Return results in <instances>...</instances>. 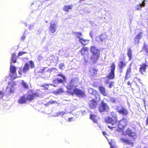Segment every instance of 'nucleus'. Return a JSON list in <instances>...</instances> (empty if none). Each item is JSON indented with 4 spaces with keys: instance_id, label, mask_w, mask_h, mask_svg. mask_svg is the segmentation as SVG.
Segmentation results:
<instances>
[{
    "instance_id": "f257e3e1",
    "label": "nucleus",
    "mask_w": 148,
    "mask_h": 148,
    "mask_svg": "<svg viewBox=\"0 0 148 148\" xmlns=\"http://www.w3.org/2000/svg\"><path fill=\"white\" fill-rule=\"evenodd\" d=\"M90 51L92 55L90 58L92 62L95 63L97 61L100 57V51L96 47L91 46L90 47Z\"/></svg>"
},
{
    "instance_id": "f03ea898",
    "label": "nucleus",
    "mask_w": 148,
    "mask_h": 148,
    "mask_svg": "<svg viewBox=\"0 0 148 148\" xmlns=\"http://www.w3.org/2000/svg\"><path fill=\"white\" fill-rule=\"evenodd\" d=\"M88 50L89 48L88 47H83L79 51L83 57V59L86 63L88 62L90 56Z\"/></svg>"
},
{
    "instance_id": "7ed1b4c3",
    "label": "nucleus",
    "mask_w": 148,
    "mask_h": 148,
    "mask_svg": "<svg viewBox=\"0 0 148 148\" xmlns=\"http://www.w3.org/2000/svg\"><path fill=\"white\" fill-rule=\"evenodd\" d=\"M88 91L89 94L92 95L94 97L95 99H94L95 100L98 101H100L101 99L100 95L97 90L90 88L88 89Z\"/></svg>"
},
{
    "instance_id": "20e7f679",
    "label": "nucleus",
    "mask_w": 148,
    "mask_h": 148,
    "mask_svg": "<svg viewBox=\"0 0 148 148\" xmlns=\"http://www.w3.org/2000/svg\"><path fill=\"white\" fill-rule=\"evenodd\" d=\"M116 66L115 64L112 63L110 66V72L106 76V77L108 79H113L115 77V71Z\"/></svg>"
},
{
    "instance_id": "39448f33",
    "label": "nucleus",
    "mask_w": 148,
    "mask_h": 148,
    "mask_svg": "<svg viewBox=\"0 0 148 148\" xmlns=\"http://www.w3.org/2000/svg\"><path fill=\"white\" fill-rule=\"evenodd\" d=\"M79 83V79L77 78L72 79L67 85L66 87L69 90H71L73 88L77 86L78 84Z\"/></svg>"
},
{
    "instance_id": "423d86ee",
    "label": "nucleus",
    "mask_w": 148,
    "mask_h": 148,
    "mask_svg": "<svg viewBox=\"0 0 148 148\" xmlns=\"http://www.w3.org/2000/svg\"><path fill=\"white\" fill-rule=\"evenodd\" d=\"M109 110V107L108 104L104 102L103 100L101 101L98 106L99 111L100 112H108Z\"/></svg>"
},
{
    "instance_id": "0eeeda50",
    "label": "nucleus",
    "mask_w": 148,
    "mask_h": 148,
    "mask_svg": "<svg viewBox=\"0 0 148 148\" xmlns=\"http://www.w3.org/2000/svg\"><path fill=\"white\" fill-rule=\"evenodd\" d=\"M127 124V121L125 118H123L120 120L119 121H118L117 130L123 131L124 130V127L126 126Z\"/></svg>"
},
{
    "instance_id": "6e6552de",
    "label": "nucleus",
    "mask_w": 148,
    "mask_h": 148,
    "mask_svg": "<svg viewBox=\"0 0 148 148\" xmlns=\"http://www.w3.org/2000/svg\"><path fill=\"white\" fill-rule=\"evenodd\" d=\"M68 93L72 95L75 94L79 97H83L85 96L84 91L76 88L73 89V92L69 91Z\"/></svg>"
},
{
    "instance_id": "1a4fd4ad",
    "label": "nucleus",
    "mask_w": 148,
    "mask_h": 148,
    "mask_svg": "<svg viewBox=\"0 0 148 148\" xmlns=\"http://www.w3.org/2000/svg\"><path fill=\"white\" fill-rule=\"evenodd\" d=\"M39 96L40 94L38 92H36L33 93L32 91L31 90L30 92L27 93L26 97L27 101L31 102L36 97H39Z\"/></svg>"
},
{
    "instance_id": "9d476101",
    "label": "nucleus",
    "mask_w": 148,
    "mask_h": 148,
    "mask_svg": "<svg viewBox=\"0 0 148 148\" xmlns=\"http://www.w3.org/2000/svg\"><path fill=\"white\" fill-rule=\"evenodd\" d=\"M127 65V63L125 62V59L124 58L123 60H120L118 64V66L119 70V72L122 73L123 72V69Z\"/></svg>"
},
{
    "instance_id": "9b49d317",
    "label": "nucleus",
    "mask_w": 148,
    "mask_h": 148,
    "mask_svg": "<svg viewBox=\"0 0 148 148\" xmlns=\"http://www.w3.org/2000/svg\"><path fill=\"white\" fill-rule=\"evenodd\" d=\"M118 123V120L117 117L116 116L112 118L111 122L110 123L112 126L109 125H108V128L110 129L111 130H112L113 128H115L117 126Z\"/></svg>"
},
{
    "instance_id": "f8f14e48",
    "label": "nucleus",
    "mask_w": 148,
    "mask_h": 148,
    "mask_svg": "<svg viewBox=\"0 0 148 148\" xmlns=\"http://www.w3.org/2000/svg\"><path fill=\"white\" fill-rule=\"evenodd\" d=\"M98 102L94 99L89 100L88 103L89 108L92 109L96 108L97 107Z\"/></svg>"
},
{
    "instance_id": "ddd939ff",
    "label": "nucleus",
    "mask_w": 148,
    "mask_h": 148,
    "mask_svg": "<svg viewBox=\"0 0 148 148\" xmlns=\"http://www.w3.org/2000/svg\"><path fill=\"white\" fill-rule=\"evenodd\" d=\"M8 86L7 87L6 90L9 88V94L12 93L14 92V87L16 85V83L14 82H9L8 83Z\"/></svg>"
},
{
    "instance_id": "4468645a",
    "label": "nucleus",
    "mask_w": 148,
    "mask_h": 148,
    "mask_svg": "<svg viewBox=\"0 0 148 148\" xmlns=\"http://www.w3.org/2000/svg\"><path fill=\"white\" fill-rule=\"evenodd\" d=\"M148 66L146 63H143L140 65L139 71L141 74L143 75L145 73H146V70Z\"/></svg>"
},
{
    "instance_id": "2eb2a0df",
    "label": "nucleus",
    "mask_w": 148,
    "mask_h": 148,
    "mask_svg": "<svg viewBox=\"0 0 148 148\" xmlns=\"http://www.w3.org/2000/svg\"><path fill=\"white\" fill-rule=\"evenodd\" d=\"M119 107H117L116 108L117 112L120 114H122L123 115L126 116L129 114L127 110L123 106H121V109L119 110Z\"/></svg>"
},
{
    "instance_id": "dca6fc26",
    "label": "nucleus",
    "mask_w": 148,
    "mask_h": 148,
    "mask_svg": "<svg viewBox=\"0 0 148 148\" xmlns=\"http://www.w3.org/2000/svg\"><path fill=\"white\" fill-rule=\"evenodd\" d=\"M56 25L54 22L50 23L49 28V32L51 33H55L56 30Z\"/></svg>"
},
{
    "instance_id": "f3484780",
    "label": "nucleus",
    "mask_w": 148,
    "mask_h": 148,
    "mask_svg": "<svg viewBox=\"0 0 148 148\" xmlns=\"http://www.w3.org/2000/svg\"><path fill=\"white\" fill-rule=\"evenodd\" d=\"M143 31L139 32L137 34L134 38V41L135 43H139V40L142 38L143 36Z\"/></svg>"
},
{
    "instance_id": "a211bd4d",
    "label": "nucleus",
    "mask_w": 148,
    "mask_h": 148,
    "mask_svg": "<svg viewBox=\"0 0 148 148\" xmlns=\"http://www.w3.org/2000/svg\"><path fill=\"white\" fill-rule=\"evenodd\" d=\"M63 80L62 79H59L58 78H55L52 81L53 84H50V85L53 86L54 87H56L57 85L60 83H62Z\"/></svg>"
},
{
    "instance_id": "6ab92c4d",
    "label": "nucleus",
    "mask_w": 148,
    "mask_h": 148,
    "mask_svg": "<svg viewBox=\"0 0 148 148\" xmlns=\"http://www.w3.org/2000/svg\"><path fill=\"white\" fill-rule=\"evenodd\" d=\"M132 73V68L131 67H129L127 68L126 71L125 76L124 77L125 80H127L131 75Z\"/></svg>"
},
{
    "instance_id": "aec40b11",
    "label": "nucleus",
    "mask_w": 148,
    "mask_h": 148,
    "mask_svg": "<svg viewBox=\"0 0 148 148\" xmlns=\"http://www.w3.org/2000/svg\"><path fill=\"white\" fill-rule=\"evenodd\" d=\"M120 140L122 143L128 145H132L133 144L130 140L128 138L123 137L120 138Z\"/></svg>"
},
{
    "instance_id": "412c9836",
    "label": "nucleus",
    "mask_w": 148,
    "mask_h": 148,
    "mask_svg": "<svg viewBox=\"0 0 148 148\" xmlns=\"http://www.w3.org/2000/svg\"><path fill=\"white\" fill-rule=\"evenodd\" d=\"M27 101L26 97L23 95L19 98L18 102L19 104H23L26 103Z\"/></svg>"
},
{
    "instance_id": "4be33fe9",
    "label": "nucleus",
    "mask_w": 148,
    "mask_h": 148,
    "mask_svg": "<svg viewBox=\"0 0 148 148\" xmlns=\"http://www.w3.org/2000/svg\"><path fill=\"white\" fill-rule=\"evenodd\" d=\"M72 4H70L64 5L63 8V10L64 12H69L70 10H71L73 8Z\"/></svg>"
},
{
    "instance_id": "5701e85b",
    "label": "nucleus",
    "mask_w": 148,
    "mask_h": 148,
    "mask_svg": "<svg viewBox=\"0 0 148 148\" xmlns=\"http://www.w3.org/2000/svg\"><path fill=\"white\" fill-rule=\"evenodd\" d=\"M98 90L100 92L103 96H106L107 95L106 92V89L104 87L102 86H99Z\"/></svg>"
},
{
    "instance_id": "b1692460",
    "label": "nucleus",
    "mask_w": 148,
    "mask_h": 148,
    "mask_svg": "<svg viewBox=\"0 0 148 148\" xmlns=\"http://www.w3.org/2000/svg\"><path fill=\"white\" fill-rule=\"evenodd\" d=\"M98 70L93 68H91L89 71V75L92 77L96 75Z\"/></svg>"
},
{
    "instance_id": "393cba45",
    "label": "nucleus",
    "mask_w": 148,
    "mask_h": 148,
    "mask_svg": "<svg viewBox=\"0 0 148 148\" xmlns=\"http://www.w3.org/2000/svg\"><path fill=\"white\" fill-rule=\"evenodd\" d=\"M17 56H16V53H13L12 54L11 57V60L12 62L11 63H14L16 62L17 61Z\"/></svg>"
},
{
    "instance_id": "a878e982",
    "label": "nucleus",
    "mask_w": 148,
    "mask_h": 148,
    "mask_svg": "<svg viewBox=\"0 0 148 148\" xmlns=\"http://www.w3.org/2000/svg\"><path fill=\"white\" fill-rule=\"evenodd\" d=\"M79 41L84 45H87L89 43V40L87 39H80Z\"/></svg>"
},
{
    "instance_id": "bb28decb",
    "label": "nucleus",
    "mask_w": 148,
    "mask_h": 148,
    "mask_svg": "<svg viewBox=\"0 0 148 148\" xmlns=\"http://www.w3.org/2000/svg\"><path fill=\"white\" fill-rule=\"evenodd\" d=\"M127 55L129 58V60H131L132 59V51L131 49L129 48L128 49Z\"/></svg>"
},
{
    "instance_id": "cd10ccee",
    "label": "nucleus",
    "mask_w": 148,
    "mask_h": 148,
    "mask_svg": "<svg viewBox=\"0 0 148 148\" xmlns=\"http://www.w3.org/2000/svg\"><path fill=\"white\" fill-rule=\"evenodd\" d=\"M16 67L13 65H11L10 67V72L12 74H16Z\"/></svg>"
},
{
    "instance_id": "c85d7f7f",
    "label": "nucleus",
    "mask_w": 148,
    "mask_h": 148,
    "mask_svg": "<svg viewBox=\"0 0 148 148\" xmlns=\"http://www.w3.org/2000/svg\"><path fill=\"white\" fill-rule=\"evenodd\" d=\"M90 118L92 120L93 122L97 123V119L96 116L93 114L90 115Z\"/></svg>"
},
{
    "instance_id": "c756f323",
    "label": "nucleus",
    "mask_w": 148,
    "mask_h": 148,
    "mask_svg": "<svg viewBox=\"0 0 148 148\" xmlns=\"http://www.w3.org/2000/svg\"><path fill=\"white\" fill-rule=\"evenodd\" d=\"M64 92V89L62 88H61L57 89L54 92L56 94H60Z\"/></svg>"
},
{
    "instance_id": "7c9ffc66",
    "label": "nucleus",
    "mask_w": 148,
    "mask_h": 148,
    "mask_svg": "<svg viewBox=\"0 0 148 148\" xmlns=\"http://www.w3.org/2000/svg\"><path fill=\"white\" fill-rule=\"evenodd\" d=\"M57 103L56 101L51 99L48 102L45 104V105L46 106H48L50 105Z\"/></svg>"
},
{
    "instance_id": "2f4dec72",
    "label": "nucleus",
    "mask_w": 148,
    "mask_h": 148,
    "mask_svg": "<svg viewBox=\"0 0 148 148\" xmlns=\"http://www.w3.org/2000/svg\"><path fill=\"white\" fill-rule=\"evenodd\" d=\"M23 69V72L24 73H25L26 72L29 70V65L28 63H26L25 64Z\"/></svg>"
},
{
    "instance_id": "473e14b6",
    "label": "nucleus",
    "mask_w": 148,
    "mask_h": 148,
    "mask_svg": "<svg viewBox=\"0 0 148 148\" xmlns=\"http://www.w3.org/2000/svg\"><path fill=\"white\" fill-rule=\"evenodd\" d=\"M133 140H135L137 137V135L136 132H132L129 136Z\"/></svg>"
},
{
    "instance_id": "72a5a7b5",
    "label": "nucleus",
    "mask_w": 148,
    "mask_h": 148,
    "mask_svg": "<svg viewBox=\"0 0 148 148\" xmlns=\"http://www.w3.org/2000/svg\"><path fill=\"white\" fill-rule=\"evenodd\" d=\"M112 119V117L110 116H108L105 118L104 121L107 123L110 124V123L111 122V121Z\"/></svg>"
},
{
    "instance_id": "f704fd0d",
    "label": "nucleus",
    "mask_w": 148,
    "mask_h": 148,
    "mask_svg": "<svg viewBox=\"0 0 148 148\" xmlns=\"http://www.w3.org/2000/svg\"><path fill=\"white\" fill-rule=\"evenodd\" d=\"M75 34L76 37L79 39V40L80 39H82L81 36H82V34L81 32H75Z\"/></svg>"
},
{
    "instance_id": "c9c22d12",
    "label": "nucleus",
    "mask_w": 148,
    "mask_h": 148,
    "mask_svg": "<svg viewBox=\"0 0 148 148\" xmlns=\"http://www.w3.org/2000/svg\"><path fill=\"white\" fill-rule=\"evenodd\" d=\"M21 84L22 86L25 89H28L29 88L28 84L22 80L21 81Z\"/></svg>"
},
{
    "instance_id": "e433bc0d",
    "label": "nucleus",
    "mask_w": 148,
    "mask_h": 148,
    "mask_svg": "<svg viewBox=\"0 0 148 148\" xmlns=\"http://www.w3.org/2000/svg\"><path fill=\"white\" fill-rule=\"evenodd\" d=\"M42 2L41 1H38L33 4L34 5L38 7L41 6L42 5Z\"/></svg>"
},
{
    "instance_id": "4c0bfd02",
    "label": "nucleus",
    "mask_w": 148,
    "mask_h": 148,
    "mask_svg": "<svg viewBox=\"0 0 148 148\" xmlns=\"http://www.w3.org/2000/svg\"><path fill=\"white\" fill-rule=\"evenodd\" d=\"M99 39L101 42H103L106 39L105 35L103 34H101L99 36Z\"/></svg>"
},
{
    "instance_id": "58836bf2",
    "label": "nucleus",
    "mask_w": 148,
    "mask_h": 148,
    "mask_svg": "<svg viewBox=\"0 0 148 148\" xmlns=\"http://www.w3.org/2000/svg\"><path fill=\"white\" fill-rule=\"evenodd\" d=\"M49 85H50V84H45L42 85L41 86L43 88L44 90H46L49 89Z\"/></svg>"
},
{
    "instance_id": "ea45409f",
    "label": "nucleus",
    "mask_w": 148,
    "mask_h": 148,
    "mask_svg": "<svg viewBox=\"0 0 148 148\" xmlns=\"http://www.w3.org/2000/svg\"><path fill=\"white\" fill-rule=\"evenodd\" d=\"M127 85L128 86H130V88H131L132 90L134 89V87L132 85V83L130 81H128L127 82Z\"/></svg>"
},
{
    "instance_id": "a19ab883",
    "label": "nucleus",
    "mask_w": 148,
    "mask_h": 148,
    "mask_svg": "<svg viewBox=\"0 0 148 148\" xmlns=\"http://www.w3.org/2000/svg\"><path fill=\"white\" fill-rule=\"evenodd\" d=\"M131 130L129 128L127 129L125 131V134L126 135H127L128 136L130 135L132 132Z\"/></svg>"
},
{
    "instance_id": "79ce46f5",
    "label": "nucleus",
    "mask_w": 148,
    "mask_h": 148,
    "mask_svg": "<svg viewBox=\"0 0 148 148\" xmlns=\"http://www.w3.org/2000/svg\"><path fill=\"white\" fill-rule=\"evenodd\" d=\"M56 76H60V77H62L63 79V82L65 80L66 77H65V76L64 75H63L61 73L58 74V75H56Z\"/></svg>"
},
{
    "instance_id": "37998d69",
    "label": "nucleus",
    "mask_w": 148,
    "mask_h": 148,
    "mask_svg": "<svg viewBox=\"0 0 148 148\" xmlns=\"http://www.w3.org/2000/svg\"><path fill=\"white\" fill-rule=\"evenodd\" d=\"M143 49L144 50L145 52L148 53V47L146 45H144L143 47Z\"/></svg>"
},
{
    "instance_id": "c03bdc74",
    "label": "nucleus",
    "mask_w": 148,
    "mask_h": 148,
    "mask_svg": "<svg viewBox=\"0 0 148 148\" xmlns=\"http://www.w3.org/2000/svg\"><path fill=\"white\" fill-rule=\"evenodd\" d=\"M29 63L30 64V66L31 68L33 69L34 68V65L33 62L32 60H30L29 61Z\"/></svg>"
},
{
    "instance_id": "a18cd8bd",
    "label": "nucleus",
    "mask_w": 148,
    "mask_h": 148,
    "mask_svg": "<svg viewBox=\"0 0 148 148\" xmlns=\"http://www.w3.org/2000/svg\"><path fill=\"white\" fill-rule=\"evenodd\" d=\"M26 53H27V52H26L19 51L18 53L17 57L21 56L24 54Z\"/></svg>"
},
{
    "instance_id": "49530a36",
    "label": "nucleus",
    "mask_w": 148,
    "mask_h": 148,
    "mask_svg": "<svg viewBox=\"0 0 148 148\" xmlns=\"http://www.w3.org/2000/svg\"><path fill=\"white\" fill-rule=\"evenodd\" d=\"M64 68V65L63 63H60L59 66V68L60 69L62 70Z\"/></svg>"
},
{
    "instance_id": "de8ad7c7",
    "label": "nucleus",
    "mask_w": 148,
    "mask_h": 148,
    "mask_svg": "<svg viewBox=\"0 0 148 148\" xmlns=\"http://www.w3.org/2000/svg\"><path fill=\"white\" fill-rule=\"evenodd\" d=\"M23 73V69L22 67H20L18 71V73L20 75H21Z\"/></svg>"
},
{
    "instance_id": "09e8293b",
    "label": "nucleus",
    "mask_w": 148,
    "mask_h": 148,
    "mask_svg": "<svg viewBox=\"0 0 148 148\" xmlns=\"http://www.w3.org/2000/svg\"><path fill=\"white\" fill-rule=\"evenodd\" d=\"M135 8L136 10H141V7L140 4L136 5V7Z\"/></svg>"
},
{
    "instance_id": "8fccbe9b",
    "label": "nucleus",
    "mask_w": 148,
    "mask_h": 148,
    "mask_svg": "<svg viewBox=\"0 0 148 148\" xmlns=\"http://www.w3.org/2000/svg\"><path fill=\"white\" fill-rule=\"evenodd\" d=\"M4 96V93L3 91L0 90V99L3 98Z\"/></svg>"
},
{
    "instance_id": "3c124183",
    "label": "nucleus",
    "mask_w": 148,
    "mask_h": 148,
    "mask_svg": "<svg viewBox=\"0 0 148 148\" xmlns=\"http://www.w3.org/2000/svg\"><path fill=\"white\" fill-rule=\"evenodd\" d=\"M114 83V82H111L109 83L108 85V87L109 88H111L112 87Z\"/></svg>"
},
{
    "instance_id": "603ef678",
    "label": "nucleus",
    "mask_w": 148,
    "mask_h": 148,
    "mask_svg": "<svg viewBox=\"0 0 148 148\" xmlns=\"http://www.w3.org/2000/svg\"><path fill=\"white\" fill-rule=\"evenodd\" d=\"M45 71V69L43 68L41 69L39 71V73H43Z\"/></svg>"
},
{
    "instance_id": "864d4df0",
    "label": "nucleus",
    "mask_w": 148,
    "mask_h": 148,
    "mask_svg": "<svg viewBox=\"0 0 148 148\" xmlns=\"http://www.w3.org/2000/svg\"><path fill=\"white\" fill-rule=\"evenodd\" d=\"M139 4L140 5V7L142 8V7H144L145 6V3L144 1H143L140 4Z\"/></svg>"
},
{
    "instance_id": "5fc2aeb1",
    "label": "nucleus",
    "mask_w": 148,
    "mask_h": 148,
    "mask_svg": "<svg viewBox=\"0 0 148 148\" xmlns=\"http://www.w3.org/2000/svg\"><path fill=\"white\" fill-rule=\"evenodd\" d=\"M116 99L113 98H112L110 99V101L112 102L113 103H116Z\"/></svg>"
},
{
    "instance_id": "6e6d98bb",
    "label": "nucleus",
    "mask_w": 148,
    "mask_h": 148,
    "mask_svg": "<svg viewBox=\"0 0 148 148\" xmlns=\"http://www.w3.org/2000/svg\"><path fill=\"white\" fill-rule=\"evenodd\" d=\"M25 36L24 35H23L21 37V39L23 41H24L25 38Z\"/></svg>"
},
{
    "instance_id": "4d7b16f0",
    "label": "nucleus",
    "mask_w": 148,
    "mask_h": 148,
    "mask_svg": "<svg viewBox=\"0 0 148 148\" xmlns=\"http://www.w3.org/2000/svg\"><path fill=\"white\" fill-rule=\"evenodd\" d=\"M110 148H115L114 146L111 144V143H110Z\"/></svg>"
},
{
    "instance_id": "13d9d810",
    "label": "nucleus",
    "mask_w": 148,
    "mask_h": 148,
    "mask_svg": "<svg viewBox=\"0 0 148 148\" xmlns=\"http://www.w3.org/2000/svg\"><path fill=\"white\" fill-rule=\"evenodd\" d=\"M34 27V26L33 25H31L29 26V28L30 29H33V28Z\"/></svg>"
},
{
    "instance_id": "bf43d9fd",
    "label": "nucleus",
    "mask_w": 148,
    "mask_h": 148,
    "mask_svg": "<svg viewBox=\"0 0 148 148\" xmlns=\"http://www.w3.org/2000/svg\"><path fill=\"white\" fill-rule=\"evenodd\" d=\"M102 133L104 135H105L107 134L106 132L105 131H103L102 132Z\"/></svg>"
},
{
    "instance_id": "052dcab7",
    "label": "nucleus",
    "mask_w": 148,
    "mask_h": 148,
    "mask_svg": "<svg viewBox=\"0 0 148 148\" xmlns=\"http://www.w3.org/2000/svg\"><path fill=\"white\" fill-rule=\"evenodd\" d=\"M38 58H39V59H40L42 58V57L40 56H39Z\"/></svg>"
},
{
    "instance_id": "680f3d73",
    "label": "nucleus",
    "mask_w": 148,
    "mask_h": 148,
    "mask_svg": "<svg viewBox=\"0 0 148 148\" xmlns=\"http://www.w3.org/2000/svg\"><path fill=\"white\" fill-rule=\"evenodd\" d=\"M137 79L138 81H140V79H139V78H137Z\"/></svg>"
},
{
    "instance_id": "e2e57ef3",
    "label": "nucleus",
    "mask_w": 148,
    "mask_h": 148,
    "mask_svg": "<svg viewBox=\"0 0 148 148\" xmlns=\"http://www.w3.org/2000/svg\"><path fill=\"white\" fill-rule=\"evenodd\" d=\"M71 118H69V121H70V120H71Z\"/></svg>"
},
{
    "instance_id": "0e129e2a",
    "label": "nucleus",
    "mask_w": 148,
    "mask_h": 148,
    "mask_svg": "<svg viewBox=\"0 0 148 148\" xmlns=\"http://www.w3.org/2000/svg\"><path fill=\"white\" fill-rule=\"evenodd\" d=\"M147 24H148V18H147Z\"/></svg>"
},
{
    "instance_id": "69168bd1",
    "label": "nucleus",
    "mask_w": 148,
    "mask_h": 148,
    "mask_svg": "<svg viewBox=\"0 0 148 148\" xmlns=\"http://www.w3.org/2000/svg\"><path fill=\"white\" fill-rule=\"evenodd\" d=\"M136 85L138 86V85H137V84L136 83Z\"/></svg>"
},
{
    "instance_id": "338daca9",
    "label": "nucleus",
    "mask_w": 148,
    "mask_h": 148,
    "mask_svg": "<svg viewBox=\"0 0 148 148\" xmlns=\"http://www.w3.org/2000/svg\"><path fill=\"white\" fill-rule=\"evenodd\" d=\"M46 23H47V21H46Z\"/></svg>"
},
{
    "instance_id": "774afa93",
    "label": "nucleus",
    "mask_w": 148,
    "mask_h": 148,
    "mask_svg": "<svg viewBox=\"0 0 148 148\" xmlns=\"http://www.w3.org/2000/svg\"><path fill=\"white\" fill-rule=\"evenodd\" d=\"M135 78H136V79H137V77H135Z\"/></svg>"
}]
</instances>
